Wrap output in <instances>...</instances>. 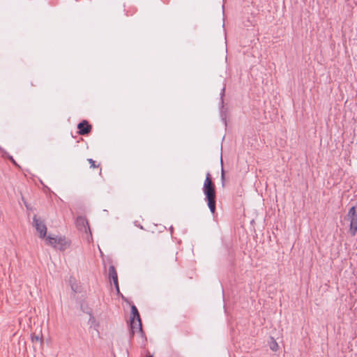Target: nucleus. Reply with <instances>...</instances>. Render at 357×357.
<instances>
[{
	"label": "nucleus",
	"instance_id": "nucleus-13",
	"mask_svg": "<svg viewBox=\"0 0 357 357\" xmlns=\"http://www.w3.org/2000/svg\"><path fill=\"white\" fill-rule=\"evenodd\" d=\"M71 289H72L74 291H75V287L72 286V287H71Z\"/></svg>",
	"mask_w": 357,
	"mask_h": 357
},
{
	"label": "nucleus",
	"instance_id": "nucleus-6",
	"mask_svg": "<svg viewBox=\"0 0 357 357\" xmlns=\"http://www.w3.org/2000/svg\"><path fill=\"white\" fill-rule=\"evenodd\" d=\"M77 128L79 129V134L84 135L89 134L92 128L87 121L84 120L78 124Z\"/></svg>",
	"mask_w": 357,
	"mask_h": 357
},
{
	"label": "nucleus",
	"instance_id": "nucleus-10",
	"mask_svg": "<svg viewBox=\"0 0 357 357\" xmlns=\"http://www.w3.org/2000/svg\"><path fill=\"white\" fill-rule=\"evenodd\" d=\"M31 340L33 342H40V343L43 342L42 338L40 337L38 335H31Z\"/></svg>",
	"mask_w": 357,
	"mask_h": 357
},
{
	"label": "nucleus",
	"instance_id": "nucleus-12",
	"mask_svg": "<svg viewBox=\"0 0 357 357\" xmlns=\"http://www.w3.org/2000/svg\"><path fill=\"white\" fill-rule=\"evenodd\" d=\"M221 180L222 181V185H224L225 172H224V169L222 167V170H221Z\"/></svg>",
	"mask_w": 357,
	"mask_h": 357
},
{
	"label": "nucleus",
	"instance_id": "nucleus-7",
	"mask_svg": "<svg viewBox=\"0 0 357 357\" xmlns=\"http://www.w3.org/2000/svg\"><path fill=\"white\" fill-rule=\"evenodd\" d=\"M109 276L112 280L117 291H119L117 273L115 267L112 265L109 267Z\"/></svg>",
	"mask_w": 357,
	"mask_h": 357
},
{
	"label": "nucleus",
	"instance_id": "nucleus-11",
	"mask_svg": "<svg viewBox=\"0 0 357 357\" xmlns=\"http://www.w3.org/2000/svg\"><path fill=\"white\" fill-rule=\"evenodd\" d=\"M87 160L89 162V164L91 165V167L96 168L98 167L97 165H96L95 161L93 159L89 158Z\"/></svg>",
	"mask_w": 357,
	"mask_h": 357
},
{
	"label": "nucleus",
	"instance_id": "nucleus-8",
	"mask_svg": "<svg viewBox=\"0 0 357 357\" xmlns=\"http://www.w3.org/2000/svg\"><path fill=\"white\" fill-rule=\"evenodd\" d=\"M77 225L79 229L84 228L85 230L86 229V227H89V224L86 218L83 217H78L77 218Z\"/></svg>",
	"mask_w": 357,
	"mask_h": 357
},
{
	"label": "nucleus",
	"instance_id": "nucleus-5",
	"mask_svg": "<svg viewBox=\"0 0 357 357\" xmlns=\"http://www.w3.org/2000/svg\"><path fill=\"white\" fill-rule=\"evenodd\" d=\"M33 226L38 232L40 238H45L47 234V227L43 220L35 215L33 217Z\"/></svg>",
	"mask_w": 357,
	"mask_h": 357
},
{
	"label": "nucleus",
	"instance_id": "nucleus-15",
	"mask_svg": "<svg viewBox=\"0 0 357 357\" xmlns=\"http://www.w3.org/2000/svg\"><path fill=\"white\" fill-rule=\"evenodd\" d=\"M172 260L174 261H176V258L175 257H172Z\"/></svg>",
	"mask_w": 357,
	"mask_h": 357
},
{
	"label": "nucleus",
	"instance_id": "nucleus-4",
	"mask_svg": "<svg viewBox=\"0 0 357 357\" xmlns=\"http://www.w3.org/2000/svg\"><path fill=\"white\" fill-rule=\"evenodd\" d=\"M347 217L350 221L349 231L354 236L357 232V211L355 206L349 208Z\"/></svg>",
	"mask_w": 357,
	"mask_h": 357
},
{
	"label": "nucleus",
	"instance_id": "nucleus-16",
	"mask_svg": "<svg viewBox=\"0 0 357 357\" xmlns=\"http://www.w3.org/2000/svg\"><path fill=\"white\" fill-rule=\"evenodd\" d=\"M146 357H153V356H146Z\"/></svg>",
	"mask_w": 357,
	"mask_h": 357
},
{
	"label": "nucleus",
	"instance_id": "nucleus-9",
	"mask_svg": "<svg viewBox=\"0 0 357 357\" xmlns=\"http://www.w3.org/2000/svg\"><path fill=\"white\" fill-rule=\"evenodd\" d=\"M270 348L271 350H273L274 351H276L278 349V344L277 342L273 338H271Z\"/></svg>",
	"mask_w": 357,
	"mask_h": 357
},
{
	"label": "nucleus",
	"instance_id": "nucleus-14",
	"mask_svg": "<svg viewBox=\"0 0 357 357\" xmlns=\"http://www.w3.org/2000/svg\"><path fill=\"white\" fill-rule=\"evenodd\" d=\"M71 289H72L74 291H75V287L72 286V287H71Z\"/></svg>",
	"mask_w": 357,
	"mask_h": 357
},
{
	"label": "nucleus",
	"instance_id": "nucleus-1",
	"mask_svg": "<svg viewBox=\"0 0 357 357\" xmlns=\"http://www.w3.org/2000/svg\"><path fill=\"white\" fill-rule=\"evenodd\" d=\"M203 192L206 196V201L212 213L215 211V186L212 181L211 175L208 172L203 185Z\"/></svg>",
	"mask_w": 357,
	"mask_h": 357
},
{
	"label": "nucleus",
	"instance_id": "nucleus-3",
	"mask_svg": "<svg viewBox=\"0 0 357 357\" xmlns=\"http://www.w3.org/2000/svg\"><path fill=\"white\" fill-rule=\"evenodd\" d=\"M46 241L50 245L61 250H66L70 244V241L66 240L64 236H52L49 235L46 237Z\"/></svg>",
	"mask_w": 357,
	"mask_h": 357
},
{
	"label": "nucleus",
	"instance_id": "nucleus-2",
	"mask_svg": "<svg viewBox=\"0 0 357 357\" xmlns=\"http://www.w3.org/2000/svg\"><path fill=\"white\" fill-rule=\"evenodd\" d=\"M130 317V335L132 336L135 333H142V326L139 312L135 305L131 306Z\"/></svg>",
	"mask_w": 357,
	"mask_h": 357
}]
</instances>
